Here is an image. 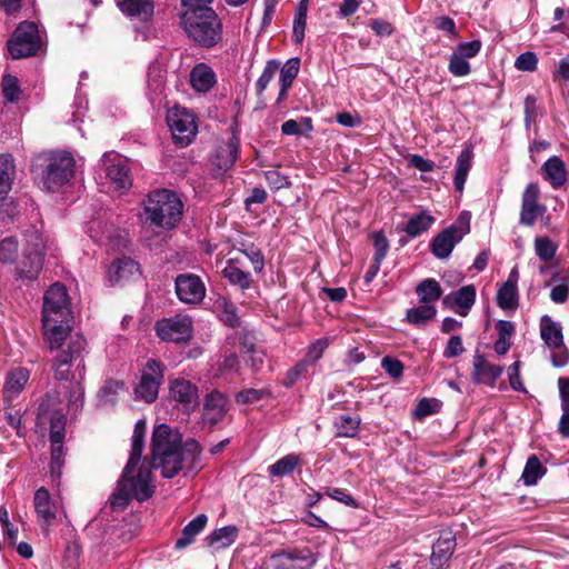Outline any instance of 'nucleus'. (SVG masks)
<instances>
[{"instance_id":"nucleus-29","label":"nucleus","mask_w":569,"mask_h":569,"mask_svg":"<svg viewBox=\"0 0 569 569\" xmlns=\"http://www.w3.org/2000/svg\"><path fill=\"white\" fill-rule=\"evenodd\" d=\"M207 521L208 518L204 513H200L193 518L182 529L181 537L177 539L174 548L181 550L190 546L194 541L196 536H198L204 529Z\"/></svg>"},{"instance_id":"nucleus-24","label":"nucleus","mask_w":569,"mask_h":569,"mask_svg":"<svg viewBox=\"0 0 569 569\" xmlns=\"http://www.w3.org/2000/svg\"><path fill=\"white\" fill-rule=\"evenodd\" d=\"M140 266L129 257H122L111 263L108 270L112 282L119 283L139 277Z\"/></svg>"},{"instance_id":"nucleus-8","label":"nucleus","mask_w":569,"mask_h":569,"mask_svg":"<svg viewBox=\"0 0 569 569\" xmlns=\"http://www.w3.org/2000/svg\"><path fill=\"white\" fill-rule=\"evenodd\" d=\"M8 50L13 59L34 56L40 49L38 27L33 22H21L8 40Z\"/></svg>"},{"instance_id":"nucleus-63","label":"nucleus","mask_w":569,"mask_h":569,"mask_svg":"<svg viewBox=\"0 0 569 569\" xmlns=\"http://www.w3.org/2000/svg\"><path fill=\"white\" fill-rule=\"evenodd\" d=\"M536 101L533 96H527L525 99V124L527 129L530 128L531 123L535 122L538 117Z\"/></svg>"},{"instance_id":"nucleus-16","label":"nucleus","mask_w":569,"mask_h":569,"mask_svg":"<svg viewBox=\"0 0 569 569\" xmlns=\"http://www.w3.org/2000/svg\"><path fill=\"white\" fill-rule=\"evenodd\" d=\"M169 395L183 412H192L199 406L198 387L184 378L170 382Z\"/></svg>"},{"instance_id":"nucleus-18","label":"nucleus","mask_w":569,"mask_h":569,"mask_svg":"<svg viewBox=\"0 0 569 569\" xmlns=\"http://www.w3.org/2000/svg\"><path fill=\"white\" fill-rule=\"evenodd\" d=\"M33 507L37 515L38 523L43 530H48V528L57 519L59 511L58 501L52 499L47 488L40 487L34 492Z\"/></svg>"},{"instance_id":"nucleus-46","label":"nucleus","mask_w":569,"mask_h":569,"mask_svg":"<svg viewBox=\"0 0 569 569\" xmlns=\"http://www.w3.org/2000/svg\"><path fill=\"white\" fill-rule=\"evenodd\" d=\"M536 253L542 261H550L555 258L557 246L547 237H537L535 240Z\"/></svg>"},{"instance_id":"nucleus-7","label":"nucleus","mask_w":569,"mask_h":569,"mask_svg":"<svg viewBox=\"0 0 569 569\" xmlns=\"http://www.w3.org/2000/svg\"><path fill=\"white\" fill-rule=\"evenodd\" d=\"M470 232V222L467 216L459 218L449 227L440 231L431 241L430 250L438 259H448L455 247Z\"/></svg>"},{"instance_id":"nucleus-61","label":"nucleus","mask_w":569,"mask_h":569,"mask_svg":"<svg viewBox=\"0 0 569 569\" xmlns=\"http://www.w3.org/2000/svg\"><path fill=\"white\" fill-rule=\"evenodd\" d=\"M465 351L462 339L460 336H451L443 350V357L447 359L456 358Z\"/></svg>"},{"instance_id":"nucleus-56","label":"nucleus","mask_w":569,"mask_h":569,"mask_svg":"<svg viewBox=\"0 0 569 569\" xmlns=\"http://www.w3.org/2000/svg\"><path fill=\"white\" fill-rule=\"evenodd\" d=\"M268 392L262 389H246L238 392L234 397L236 402L240 405L254 403L261 400Z\"/></svg>"},{"instance_id":"nucleus-5","label":"nucleus","mask_w":569,"mask_h":569,"mask_svg":"<svg viewBox=\"0 0 569 569\" xmlns=\"http://www.w3.org/2000/svg\"><path fill=\"white\" fill-rule=\"evenodd\" d=\"M30 224L22 230L24 248L21 258L16 266L18 279L32 281L36 280L42 270L44 261L46 243L40 229L42 223Z\"/></svg>"},{"instance_id":"nucleus-14","label":"nucleus","mask_w":569,"mask_h":569,"mask_svg":"<svg viewBox=\"0 0 569 569\" xmlns=\"http://www.w3.org/2000/svg\"><path fill=\"white\" fill-rule=\"evenodd\" d=\"M181 197L170 189H157L144 201V213H182Z\"/></svg>"},{"instance_id":"nucleus-20","label":"nucleus","mask_w":569,"mask_h":569,"mask_svg":"<svg viewBox=\"0 0 569 569\" xmlns=\"http://www.w3.org/2000/svg\"><path fill=\"white\" fill-rule=\"evenodd\" d=\"M101 162L104 167L106 178L116 190H128L132 186L130 170L121 159L118 157L110 159L109 154L106 153L101 158Z\"/></svg>"},{"instance_id":"nucleus-27","label":"nucleus","mask_w":569,"mask_h":569,"mask_svg":"<svg viewBox=\"0 0 569 569\" xmlns=\"http://www.w3.org/2000/svg\"><path fill=\"white\" fill-rule=\"evenodd\" d=\"M472 150L467 147L465 148L456 160L453 184L458 192H462L469 171L472 167Z\"/></svg>"},{"instance_id":"nucleus-13","label":"nucleus","mask_w":569,"mask_h":569,"mask_svg":"<svg viewBox=\"0 0 569 569\" xmlns=\"http://www.w3.org/2000/svg\"><path fill=\"white\" fill-rule=\"evenodd\" d=\"M64 420L63 417L56 412L50 417V442H51V461L50 473L52 478H60L64 463L63 438H64Z\"/></svg>"},{"instance_id":"nucleus-59","label":"nucleus","mask_w":569,"mask_h":569,"mask_svg":"<svg viewBox=\"0 0 569 569\" xmlns=\"http://www.w3.org/2000/svg\"><path fill=\"white\" fill-rule=\"evenodd\" d=\"M538 58L535 52L526 51L521 53L515 62V67L520 71H535L537 69Z\"/></svg>"},{"instance_id":"nucleus-45","label":"nucleus","mask_w":569,"mask_h":569,"mask_svg":"<svg viewBox=\"0 0 569 569\" xmlns=\"http://www.w3.org/2000/svg\"><path fill=\"white\" fill-rule=\"evenodd\" d=\"M3 97L9 102H17L20 99L21 89L16 76L4 74L1 81Z\"/></svg>"},{"instance_id":"nucleus-64","label":"nucleus","mask_w":569,"mask_h":569,"mask_svg":"<svg viewBox=\"0 0 569 569\" xmlns=\"http://www.w3.org/2000/svg\"><path fill=\"white\" fill-rule=\"evenodd\" d=\"M558 388L561 410L569 411V378L560 377L558 379Z\"/></svg>"},{"instance_id":"nucleus-17","label":"nucleus","mask_w":569,"mask_h":569,"mask_svg":"<svg viewBox=\"0 0 569 569\" xmlns=\"http://www.w3.org/2000/svg\"><path fill=\"white\" fill-rule=\"evenodd\" d=\"M239 154V140L229 137L227 141L219 143L211 158V169L214 176H221L232 168Z\"/></svg>"},{"instance_id":"nucleus-37","label":"nucleus","mask_w":569,"mask_h":569,"mask_svg":"<svg viewBox=\"0 0 569 569\" xmlns=\"http://www.w3.org/2000/svg\"><path fill=\"white\" fill-rule=\"evenodd\" d=\"M539 187L537 183L531 182L527 186L522 194L521 213H543L546 208L538 203Z\"/></svg>"},{"instance_id":"nucleus-19","label":"nucleus","mask_w":569,"mask_h":569,"mask_svg":"<svg viewBox=\"0 0 569 569\" xmlns=\"http://www.w3.org/2000/svg\"><path fill=\"white\" fill-rule=\"evenodd\" d=\"M472 380L477 385L495 387L497 380L503 372V366L493 365L487 360L485 355L476 350L472 363Z\"/></svg>"},{"instance_id":"nucleus-21","label":"nucleus","mask_w":569,"mask_h":569,"mask_svg":"<svg viewBox=\"0 0 569 569\" xmlns=\"http://www.w3.org/2000/svg\"><path fill=\"white\" fill-rule=\"evenodd\" d=\"M228 412V398L218 390L209 392L203 400L202 421L209 427L221 422Z\"/></svg>"},{"instance_id":"nucleus-6","label":"nucleus","mask_w":569,"mask_h":569,"mask_svg":"<svg viewBox=\"0 0 569 569\" xmlns=\"http://www.w3.org/2000/svg\"><path fill=\"white\" fill-rule=\"evenodd\" d=\"M44 160L47 163L41 176L47 190L57 191L73 178L76 161L71 153L51 152Z\"/></svg>"},{"instance_id":"nucleus-33","label":"nucleus","mask_w":569,"mask_h":569,"mask_svg":"<svg viewBox=\"0 0 569 569\" xmlns=\"http://www.w3.org/2000/svg\"><path fill=\"white\" fill-rule=\"evenodd\" d=\"M14 177V163L10 154H0V201L9 193Z\"/></svg>"},{"instance_id":"nucleus-50","label":"nucleus","mask_w":569,"mask_h":569,"mask_svg":"<svg viewBox=\"0 0 569 569\" xmlns=\"http://www.w3.org/2000/svg\"><path fill=\"white\" fill-rule=\"evenodd\" d=\"M124 383L117 380H108L100 390V399L104 403H114L118 393L123 389Z\"/></svg>"},{"instance_id":"nucleus-52","label":"nucleus","mask_w":569,"mask_h":569,"mask_svg":"<svg viewBox=\"0 0 569 569\" xmlns=\"http://www.w3.org/2000/svg\"><path fill=\"white\" fill-rule=\"evenodd\" d=\"M448 69L456 77H465L471 71L470 63L455 52L450 57Z\"/></svg>"},{"instance_id":"nucleus-1","label":"nucleus","mask_w":569,"mask_h":569,"mask_svg":"<svg viewBox=\"0 0 569 569\" xmlns=\"http://www.w3.org/2000/svg\"><path fill=\"white\" fill-rule=\"evenodd\" d=\"M146 423L139 420L134 425L131 453L112 495L113 510L124 509L131 499L146 501L153 495L151 470L161 469L164 478H173L183 468L189 470L200 468L201 446L194 439H189L181 447L179 433L173 432L168 425H159L153 429L151 439V461L143 462L137 475H133L139 465L144 446Z\"/></svg>"},{"instance_id":"nucleus-31","label":"nucleus","mask_w":569,"mask_h":569,"mask_svg":"<svg viewBox=\"0 0 569 569\" xmlns=\"http://www.w3.org/2000/svg\"><path fill=\"white\" fill-rule=\"evenodd\" d=\"M359 416L339 415L333 420L335 435L339 438H355L359 433Z\"/></svg>"},{"instance_id":"nucleus-32","label":"nucleus","mask_w":569,"mask_h":569,"mask_svg":"<svg viewBox=\"0 0 569 569\" xmlns=\"http://www.w3.org/2000/svg\"><path fill=\"white\" fill-rule=\"evenodd\" d=\"M120 10L130 16L147 20L153 12L151 0H122L118 1Z\"/></svg>"},{"instance_id":"nucleus-15","label":"nucleus","mask_w":569,"mask_h":569,"mask_svg":"<svg viewBox=\"0 0 569 569\" xmlns=\"http://www.w3.org/2000/svg\"><path fill=\"white\" fill-rule=\"evenodd\" d=\"M174 289L178 299L183 303L198 305L206 297V286L194 273L178 274L174 279Z\"/></svg>"},{"instance_id":"nucleus-39","label":"nucleus","mask_w":569,"mask_h":569,"mask_svg":"<svg viewBox=\"0 0 569 569\" xmlns=\"http://www.w3.org/2000/svg\"><path fill=\"white\" fill-rule=\"evenodd\" d=\"M497 303L501 309H515L518 306V289L513 281H506L497 291Z\"/></svg>"},{"instance_id":"nucleus-60","label":"nucleus","mask_w":569,"mask_h":569,"mask_svg":"<svg viewBox=\"0 0 569 569\" xmlns=\"http://www.w3.org/2000/svg\"><path fill=\"white\" fill-rule=\"evenodd\" d=\"M381 368L388 373L391 378H400L403 373V363L390 356H386L381 360Z\"/></svg>"},{"instance_id":"nucleus-55","label":"nucleus","mask_w":569,"mask_h":569,"mask_svg":"<svg viewBox=\"0 0 569 569\" xmlns=\"http://www.w3.org/2000/svg\"><path fill=\"white\" fill-rule=\"evenodd\" d=\"M328 346L329 340L327 338L316 340L309 346L305 361L308 363L317 362L322 357Z\"/></svg>"},{"instance_id":"nucleus-36","label":"nucleus","mask_w":569,"mask_h":569,"mask_svg":"<svg viewBox=\"0 0 569 569\" xmlns=\"http://www.w3.org/2000/svg\"><path fill=\"white\" fill-rule=\"evenodd\" d=\"M416 293L421 303L429 305L430 302L437 301L442 296V289L437 280L428 278L416 287Z\"/></svg>"},{"instance_id":"nucleus-57","label":"nucleus","mask_w":569,"mask_h":569,"mask_svg":"<svg viewBox=\"0 0 569 569\" xmlns=\"http://www.w3.org/2000/svg\"><path fill=\"white\" fill-rule=\"evenodd\" d=\"M325 493L330 498L348 506L351 508H359V503L356 501L353 497L349 495L346 489L341 488H327Z\"/></svg>"},{"instance_id":"nucleus-28","label":"nucleus","mask_w":569,"mask_h":569,"mask_svg":"<svg viewBox=\"0 0 569 569\" xmlns=\"http://www.w3.org/2000/svg\"><path fill=\"white\" fill-rule=\"evenodd\" d=\"M190 81L198 92H208L216 82V76L210 67L199 63L191 71Z\"/></svg>"},{"instance_id":"nucleus-41","label":"nucleus","mask_w":569,"mask_h":569,"mask_svg":"<svg viewBox=\"0 0 569 569\" xmlns=\"http://www.w3.org/2000/svg\"><path fill=\"white\" fill-rule=\"evenodd\" d=\"M308 0H300L296 10L292 27V41L297 44L302 43L307 22Z\"/></svg>"},{"instance_id":"nucleus-47","label":"nucleus","mask_w":569,"mask_h":569,"mask_svg":"<svg viewBox=\"0 0 569 569\" xmlns=\"http://www.w3.org/2000/svg\"><path fill=\"white\" fill-rule=\"evenodd\" d=\"M278 70H279L278 61L269 60L266 63V67L256 83L258 94H261L267 89L268 84L272 81V79L274 78Z\"/></svg>"},{"instance_id":"nucleus-40","label":"nucleus","mask_w":569,"mask_h":569,"mask_svg":"<svg viewBox=\"0 0 569 569\" xmlns=\"http://www.w3.org/2000/svg\"><path fill=\"white\" fill-rule=\"evenodd\" d=\"M437 315V309L432 305L423 303L416 308L407 310L406 320L415 326H423L429 320H432Z\"/></svg>"},{"instance_id":"nucleus-62","label":"nucleus","mask_w":569,"mask_h":569,"mask_svg":"<svg viewBox=\"0 0 569 569\" xmlns=\"http://www.w3.org/2000/svg\"><path fill=\"white\" fill-rule=\"evenodd\" d=\"M252 263L256 272H261L264 268V257L259 249L251 246L240 250Z\"/></svg>"},{"instance_id":"nucleus-49","label":"nucleus","mask_w":569,"mask_h":569,"mask_svg":"<svg viewBox=\"0 0 569 569\" xmlns=\"http://www.w3.org/2000/svg\"><path fill=\"white\" fill-rule=\"evenodd\" d=\"M18 252V241L13 237H7L0 242V261L12 263Z\"/></svg>"},{"instance_id":"nucleus-48","label":"nucleus","mask_w":569,"mask_h":569,"mask_svg":"<svg viewBox=\"0 0 569 569\" xmlns=\"http://www.w3.org/2000/svg\"><path fill=\"white\" fill-rule=\"evenodd\" d=\"M181 216H146L143 226L147 228L171 229L180 221Z\"/></svg>"},{"instance_id":"nucleus-30","label":"nucleus","mask_w":569,"mask_h":569,"mask_svg":"<svg viewBox=\"0 0 569 569\" xmlns=\"http://www.w3.org/2000/svg\"><path fill=\"white\" fill-rule=\"evenodd\" d=\"M222 274L231 284L238 286L243 291L251 287V274L239 268L238 259H229Z\"/></svg>"},{"instance_id":"nucleus-26","label":"nucleus","mask_w":569,"mask_h":569,"mask_svg":"<svg viewBox=\"0 0 569 569\" xmlns=\"http://www.w3.org/2000/svg\"><path fill=\"white\" fill-rule=\"evenodd\" d=\"M30 373L26 368H16L7 375L3 388V400L10 401L19 395L29 380Z\"/></svg>"},{"instance_id":"nucleus-10","label":"nucleus","mask_w":569,"mask_h":569,"mask_svg":"<svg viewBox=\"0 0 569 569\" xmlns=\"http://www.w3.org/2000/svg\"><path fill=\"white\" fill-rule=\"evenodd\" d=\"M167 122L176 144L187 147L192 142L198 128L191 112L180 107L171 108L167 114Z\"/></svg>"},{"instance_id":"nucleus-35","label":"nucleus","mask_w":569,"mask_h":569,"mask_svg":"<svg viewBox=\"0 0 569 569\" xmlns=\"http://www.w3.org/2000/svg\"><path fill=\"white\" fill-rule=\"evenodd\" d=\"M547 472L536 455H531L525 465L521 479L526 486H535Z\"/></svg>"},{"instance_id":"nucleus-44","label":"nucleus","mask_w":569,"mask_h":569,"mask_svg":"<svg viewBox=\"0 0 569 569\" xmlns=\"http://www.w3.org/2000/svg\"><path fill=\"white\" fill-rule=\"evenodd\" d=\"M300 68V59L291 58L280 69L279 83L280 87L290 88L293 80L298 76Z\"/></svg>"},{"instance_id":"nucleus-34","label":"nucleus","mask_w":569,"mask_h":569,"mask_svg":"<svg viewBox=\"0 0 569 569\" xmlns=\"http://www.w3.org/2000/svg\"><path fill=\"white\" fill-rule=\"evenodd\" d=\"M287 559L291 561H302L306 562V567L301 569H312L315 565L317 563V557L311 552L309 548L303 549H293L288 551H279L271 556V559L273 561L280 560V559Z\"/></svg>"},{"instance_id":"nucleus-51","label":"nucleus","mask_w":569,"mask_h":569,"mask_svg":"<svg viewBox=\"0 0 569 569\" xmlns=\"http://www.w3.org/2000/svg\"><path fill=\"white\" fill-rule=\"evenodd\" d=\"M104 233L106 239L110 241L113 249L123 250L129 248L131 241L129 238V233L126 230H107Z\"/></svg>"},{"instance_id":"nucleus-11","label":"nucleus","mask_w":569,"mask_h":569,"mask_svg":"<svg viewBox=\"0 0 569 569\" xmlns=\"http://www.w3.org/2000/svg\"><path fill=\"white\" fill-rule=\"evenodd\" d=\"M163 381L162 365L156 359H149L141 370V377L134 389L136 398L148 403L153 402Z\"/></svg>"},{"instance_id":"nucleus-43","label":"nucleus","mask_w":569,"mask_h":569,"mask_svg":"<svg viewBox=\"0 0 569 569\" xmlns=\"http://www.w3.org/2000/svg\"><path fill=\"white\" fill-rule=\"evenodd\" d=\"M433 222L432 216H412L402 230L411 238H416L426 232Z\"/></svg>"},{"instance_id":"nucleus-9","label":"nucleus","mask_w":569,"mask_h":569,"mask_svg":"<svg viewBox=\"0 0 569 569\" xmlns=\"http://www.w3.org/2000/svg\"><path fill=\"white\" fill-rule=\"evenodd\" d=\"M540 337L545 345L552 351L551 362L553 367L561 368L569 362V351L563 343L562 328L549 316L540 319Z\"/></svg>"},{"instance_id":"nucleus-3","label":"nucleus","mask_w":569,"mask_h":569,"mask_svg":"<svg viewBox=\"0 0 569 569\" xmlns=\"http://www.w3.org/2000/svg\"><path fill=\"white\" fill-rule=\"evenodd\" d=\"M72 328V315L67 288L53 283L43 296L42 329L51 350L59 349Z\"/></svg>"},{"instance_id":"nucleus-4","label":"nucleus","mask_w":569,"mask_h":569,"mask_svg":"<svg viewBox=\"0 0 569 569\" xmlns=\"http://www.w3.org/2000/svg\"><path fill=\"white\" fill-rule=\"evenodd\" d=\"M180 23L187 36L200 47L211 48L221 40L222 24L212 8L200 12L183 11Z\"/></svg>"},{"instance_id":"nucleus-42","label":"nucleus","mask_w":569,"mask_h":569,"mask_svg":"<svg viewBox=\"0 0 569 569\" xmlns=\"http://www.w3.org/2000/svg\"><path fill=\"white\" fill-rule=\"evenodd\" d=\"M300 463L299 456L295 453H289L278 461H276L273 465H271L268 470L269 473L273 477H283L286 475H289L295 470V468Z\"/></svg>"},{"instance_id":"nucleus-23","label":"nucleus","mask_w":569,"mask_h":569,"mask_svg":"<svg viewBox=\"0 0 569 569\" xmlns=\"http://www.w3.org/2000/svg\"><path fill=\"white\" fill-rule=\"evenodd\" d=\"M476 302V288L473 284H467L447 295L442 303L461 317H467L469 310Z\"/></svg>"},{"instance_id":"nucleus-53","label":"nucleus","mask_w":569,"mask_h":569,"mask_svg":"<svg viewBox=\"0 0 569 569\" xmlns=\"http://www.w3.org/2000/svg\"><path fill=\"white\" fill-rule=\"evenodd\" d=\"M439 408H440V402L438 400L423 398L418 402V405L413 411V415L416 418L421 419L429 415L438 412Z\"/></svg>"},{"instance_id":"nucleus-25","label":"nucleus","mask_w":569,"mask_h":569,"mask_svg":"<svg viewBox=\"0 0 569 569\" xmlns=\"http://www.w3.org/2000/svg\"><path fill=\"white\" fill-rule=\"evenodd\" d=\"M541 173L553 189L561 188L567 180L565 162L557 156L550 157L541 167Z\"/></svg>"},{"instance_id":"nucleus-22","label":"nucleus","mask_w":569,"mask_h":569,"mask_svg":"<svg viewBox=\"0 0 569 569\" xmlns=\"http://www.w3.org/2000/svg\"><path fill=\"white\" fill-rule=\"evenodd\" d=\"M456 546V537L452 532H442L432 546V552L430 556L431 569H447Z\"/></svg>"},{"instance_id":"nucleus-38","label":"nucleus","mask_w":569,"mask_h":569,"mask_svg":"<svg viewBox=\"0 0 569 569\" xmlns=\"http://www.w3.org/2000/svg\"><path fill=\"white\" fill-rule=\"evenodd\" d=\"M238 536V529L236 526H226L213 530L208 537L207 541L210 546L217 548H226L234 542Z\"/></svg>"},{"instance_id":"nucleus-12","label":"nucleus","mask_w":569,"mask_h":569,"mask_svg":"<svg viewBox=\"0 0 569 569\" xmlns=\"http://www.w3.org/2000/svg\"><path fill=\"white\" fill-rule=\"evenodd\" d=\"M154 329L161 340L186 342L192 336V320L189 316L176 315L157 321Z\"/></svg>"},{"instance_id":"nucleus-58","label":"nucleus","mask_w":569,"mask_h":569,"mask_svg":"<svg viewBox=\"0 0 569 569\" xmlns=\"http://www.w3.org/2000/svg\"><path fill=\"white\" fill-rule=\"evenodd\" d=\"M482 43L480 40H472L470 42H463L457 46L455 53L463 59H470L476 57L481 50Z\"/></svg>"},{"instance_id":"nucleus-54","label":"nucleus","mask_w":569,"mask_h":569,"mask_svg":"<svg viewBox=\"0 0 569 569\" xmlns=\"http://www.w3.org/2000/svg\"><path fill=\"white\" fill-rule=\"evenodd\" d=\"M372 241L375 246L373 259H376L377 261H383L389 251V241L386 238L383 231L373 232Z\"/></svg>"},{"instance_id":"nucleus-2","label":"nucleus","mask_w":569,"mask_h":569,"mask_svg":"<svg viewBox=\"0 0 569 569\" xmlns=\"http://www.w3.org/2000/svg\"><path fill=\"white\" fill-rule=\"evenodd\" d=\"M87 341L80 333L70 336L67 349L61 350L53 359L51 370L54 379L67 381L71 378L68 391V407L77 413L83 407L84 388L82 380L86 376V352Z\"/></svg>"}]
</instances>
